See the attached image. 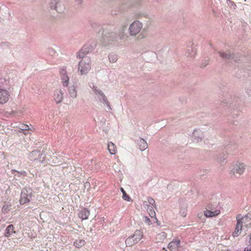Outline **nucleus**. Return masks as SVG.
Returning <instances> with one entry per match:
<instances>
[{"label":"nucleus","instance_id":"nucleus-4","mask_svg":"<svg viewBox=\"0 0 251 251\" xmlns=\"http://www.w3.org/2000/svg\"><path fill=\"white\" fill-rule=\"evenodd\" d=\"M32 196V192L27 189H23L21 192L20 203L22 205L27 203L30 202Z\"/></svg>","mask_w":251,"mask_h":251},{"label":"nucleus","instance_id":"nucleus-25","mask_svg":"<svg viewBox=\"0 0 251 251\" xmlns=\"http://www.w3.org/2000/svg\"><path fill=\"white\" fill-rule=\"evenodd\" d=\"M121 191H122V192L123 194V199L126 201H130L131 200L130 198L129 197V196L128 195H127L126 194L125 191L124 190V189L123 188H121Z\"/></svg>","mask_w":251,"mask_h":251},{"label":"nucleus","instance_id":"nucleus-22","mask_svg":"<svg viewBox=\"0 0 251 251\" xmlns=\"http://www.w3.org/2000/svg\"><path fill=\"white\" fill-rule=\"evenodd\" d=\"M69 93L71 97L75 98L77 96L76 87L74 86H72L69 88Z\"/></svg>","mask_w":251,"mask_h":251},{"label":"nucleus","instance_id":"nucleus-27","mask_svg":"<svg viewBox=\"0 0 251 251\" xmlns=\"http://www.w3.org/2000/svg\"><path fill=\"white\" fill-rule=\"evenodd\" d=\"M143 221L148 225H151L152 224L151 220L147 216L143 217Z\"/></svg>","mask_w":251,"mask_h":251},{"label":"nucleus","instance_id":"nucleus-34","mask_svg":"<svg viewBox=\"0 0 251 251\" xmlns=\"http://www.w3.org/2000/svg\"><path fill=\"white\" fill-rule=\"evenodd\" d=\"M51 1L52 3H55V4H57L55 0H51Z\"/></svg>","mask_w":251,"mask_h":251},{"label":"nucleus","instance_id":"nucleus-1","mask_svg":"<svg viewBox=\"0 0 251 251\" xmlns=\"http://www.w3.org/2000/svg\"><path fill=\"white\" fill-rule=\"evenodd\" d=\"M143 232L141 230H136L134 233L129 236L125 241L126 246L131 247L138 243L143 237Z\"/></svg>","mask_w":251,"mask_h":251},{"label":"nucleus","instance_id":"nucleus-28","mask_svg":"<svg viewBox=\"0 0 251 251\" xmlns=\"http://www.w3.org/2000/svg\"><path fill=\"white\" fill-rule=\"evenodd\" d=\"M109 59L110 62H115L117 60V56L114 55H110Z\"/></svg>","mask_w":251,"mask_h":251},{"label":"nucleus","instance_id":"nucleus-16","mask_svg":"<svg viewBox=\"0 0 251 251\" xmlns=\"http://www.w3.org/2000/svg\"><path fill=\"white\" fill-rule=\"evenodd\" d=\"M180 244V241L178 239H175L171 242L168 245V248L172 251L176 250Z\"/></svg>","mask_w":251,"mask_h":251},{"label":"nucleus","instance_id":"nucleus-21","mask_svg":"<svg viewBox=\"0 0 251 251\" xmlns=\"http://www.w3.org/2000/svg\"><path fill=\"white\" fill-rule=\"evenodd\" d=\"M138 144L141 151H144L148 148V144L147 142L143 139H140L138 140Z\"/></svg>","mask_w":251,"mask_h":251},{"label":"nucleus","instance_id":"nucleus-12","mask_svg":"<svg viewBox=\"0 0 251 251\" xmlns=\"http://www.w3.org/2000/svg\"><path fill=\"white\" fill-rule=\"evenodd\" d=\"M167 237V234L164 231H160L155 236L156 243H162Z\"/></svg>","mask_w":251,"mask_h":251},{"label":"nucleus","instance_id":"nucleus-10","mask_svg":"<svg viewBox=\"0 0 251 251\" xmlns=\"http://www.w3.org/2000/svg\"><path fill=\"white\" fill-rule=\"evenodd\" d=\"M147 206V211L148 212V213L151 218L152 219L153 222L156 223L158 225H159V223H158V220L156 217V214L154 210V208H155V206H149L148 205Z\"/></svg>","mask_w":251,"mask_h":251},{"label":"nucleus","instance_id":"nucleus-23","mask_svg":"<svg viewBox=\"0 0 251 251\" xmlns=\"http://www.w3.org/2000/svg\"><path fill=\"white\" fill-rule=\"evenodd\" d=\"M11 207V204L5 202L1 208V212L2 213L6 214L10 211Z\"/></svg>","mask_w":251,"mask_h":251},{"label":"nucleus","instance_id":"nucleus-26","mask_svg":"<svg viewBox=\"0 0 251 251\" xmlns=\"http://www.w3.org/2000/svg\"><path fill=\"white\" fill-rule=\"evenodd\" d=\"M220 56L224 59H228L231 56V55L229 53H223L221 52H219Z\"/></svg>","mask_w":251,"mask_h":251},{"label":"nucleus","instance_id":"nucleus-35","mask_svg":"<svg viewBox=\"0 0 251 251\" xmlns=\"http://www.w3.org/2000/svg\"><path fill=\"white\" fill-rule=\"evenodd\" d=\"M28 132H27V133H26V132H24V133L25 135L27 134H28Z\"/></svg>","mask_w":251,"mask_h":251},{"label":"nucleus","instance_id":"nucleus-15","mask_svg":"<svg viewBox=\"0 0 251 251\" xmlns=\"http://www.w3.org/2000/svg\"><path fill=\"white\" fill-rule=\"evenodd\" d=\"M90 215V211L87 208L81 209L78 214V217L82 220L88 219Z\"/></svg>","mask_w":251,"mask_h":251},{"label":"nucleus","instance_id":"nucleus-33","mask_svg":"<svg viewBox=\"0 0 251 251\" xmlns=\"http://www.w3.org/2000/svg\"><path fill=\"white\" fill-rule=\"evenodd\" d=\"M250 245L246 247L244 249V251H251V233L250 238Z\"/></svg>","mask_w":251,"mask_h":251},{"label":"nucleus","instance_id":"nucleus-13","mask_svg":"<svg viewBox=\"0 0 251 251\" xmlns=\"http://www.w3.org/2000/svg\"><path fill=\"white\" fill-rule=\"evenodd\" d=\"M103 44L104 45H106V43L108 41H110L111 40V38H113L114 36V33L111 32H108L107 31H103Z\"/></svg>","mask_w":251,"mask_h":251},{"label":"nucleus","instance_id":"nucleus-2","mask_svg":"<svg viewBox=\"0 0 251 251\" xmlns=\"http://www.w3.org/2000/svg\"><path fill=\"white\" fill-rule=\"evenodd\" d=\"M246 169V165L242 162H237L233 165L230 170L229 175L231 178H235L237 176H241Z\"/></svg>","mask_w":251,"mask_h":251},{"label":"nucleus","instance_id":"nucleus-8","mask_svg":"<svg viewBox=\"0 0 251 251\" xmlns=\"http://www.w3.org/2000/svg\"><path fill=\"white\" fill-rule=\"evenodd\" d=\"M208 207L209 209H206L204 211V215L208 218L216 217L221 213L220 209H215L212 207L211 205H209Z\"/></svg>","mask_w":251,"mask_h":251},{"label":"nucleus","instance_id":"nucleus-6","mask_svg":"<svg viewBox=\"0 0 251 251\" xmlns=\"http://www.w3.org/2000/svg\"><path fill=\"white\" fill-rule=\"evenodd\" d=\"M237 221L242 225L244 227H251V213H248L244 216H242L241 214H238L236 216Z\"/></svg>","mask_w":251,"mask_h":251},{"label":"nucleus","instance_id":"nucleus-20","mask_svg":"<svg viewBox=\"0 0 251 251\" xmlns=\"http://www.w3.org/2000/svg\"><path fill=\"white\" fill-rule=\"evenodd\" d=\"M107 148L111 154H115L117 152V147L113 143L111 142H109L108 143Z\"/></svg>","mask_w":251,"mask_h":251},{"label":"nucleus","instance_id":"nucleus-3","mask_svg":"<svg viewBox=\"0 0 251 251\" xmlns=\"http://www.w3.org/2000/svg\"><path fill=\"white\" fill-rule=\"evenodd\" d=\"M91 59L86 56L82 58L78 65V71L81 75L87 74L91 69Z\"/></svg>","mask_w":251,"mask_h":251},{"label":"nucleus","instance_id":"nucleus-18","mask_svg":"<svg viewBox=\"0 0 251 251\" xmlns=\"http://www.w3.org/2000/svg\"><path fill=\"white\" fill-rule=\"evenodd\" d=\"M85 244L86 242L84 240L79 238L74 241L73 245L76 248L79 249L83 247Z\"/></svg>","mask_w":251,"mask_h":251},{"label":"nucleus","instance_id":"nucleus-14","mask_svg":"<svg viewBox=\"0 0 251 251\" xmlns=\"http://www.w3.org/2000/svg\"><path fill=\"white\" fill-rule=\"evenodd\" d=\"M244 227L239 221H237V224L234 231L232 233L233 237H237L239 236L242 232L243 227Z\"/></svg>","mask_w":251,"mask_h":251},{"label":"nucleus","instance_id":"nucleus-31","mask_svg":"<svg viewBox=\"0 0 251 251\" xmlns=\"http://www.w3.org/2000/svg\"><path fill=\"white\" fill-rule=\"evenodd\" d=\"M90 49L87 50V47L86 46H83L81 50L80 51L79 53V56L80 57V53L81 51H83L84 53H87L89 51Z\"/></svg>","mask_w":251,"mask_h":251},{"label":"nucleus","instance_id":"nucleus-11","mask_svg":"<svg viewBox=\"0 0 251 251\" xmlns=\"http://www.w3.org/2000/svg\"><path fill=\"white\" fill-rule=\"evenodd\" d=\"M60 74L63 85L67 86L69 84V78L67 75L66 71L63 69H61Z\"/></svg>","mask_w":251,"mask_h":251},{"label":"nucleus","instance_id":"nucleus-5","mask_svg":"<svg viewBox=\"0 0 251 251\" xmlns=\"http://www.w3.org/2000/svg\"><path fill=\"white\" fill-rule=\"evenodd\" d=\"M28 158L31 161H37L39 163H43L45 160V157L41 153V152L38 150H34L32 151L28 154Z\"/></svg>","mask_w":251,"mask_h":251},{"label":"nucleus","instance_id":"nucleus-32","mask_svg":"<svg viewBox=\"0 0 251 251\" xmlns=\"http://www.w3.org/2000/svg\"><path fill=\"white\" fill-rule=\"evenodd\" d=\"M20 129L22 130H28L29 129V127L28 125H22L21 127H20Z\"/></svg>","mask_w":251,"mask_h":251},{"label":"nucleus","instance_id":"nucleus-9","mask_svg":"<svg viewBox=\"0 0 251 251\" xmlns=\"http://www.w3.org/2000/svg\"><path fill=\"white\" fill-rule=\"evenodd\" d=\"M64 93L60 89H56L53 94V98L57 104L60 103L63 101Z\"/></svg>","mask_w":251,"mask_h":251},{"label":"nucleus","instance_id":"nucleus-30","mask_svg":"<svg viewBox=\"0 0 251 251\" xmlns=\"http://www.w3.org/2000/svg\"><path fill=\"white\" fill-rule=\"evenodd\" d=\"M186 211L187 210L186 208H181L179 211V213L182 216L184 217L186 216L187 214Z\"/></svg>","mask_w":251,"mask_h":251},{"label":"nucleus","instance_id":"nucleus-7","mask_svg":"<svg viewBox=\"0 0 251 251\" xmlns=\"http://www.w3.org/2000/svg\"><path fill=\"white\" fill-rule=\"evenodd\" d=\"M142 27V24L139 21L134 22L129 27V31L130 34L132 35H136L138 34Z\"/></svg>","mask_w":251,"mask_h":251},{"label":"nucleus","instance_id":"nucleus-29","mask_svg":"<svg viewBox=\"0 0 251 251\" xmlns=\"http://www.w3.org/2000/svg\"><path fill=\"white\" fill-rule=\"evenodd\" d=\"M13 172H15L16 173L15 174V175H17L18 176H20L22 175L25 176V175L26 174L25 172V171L20 172L16 171V170H13Z\"/></svg>","mask_w":251,"mask_h":251},{"label":"nucleus","instance_id":"nucleus-24","mask_svg":"<svg viewBox=\"0 0 251 251\" xmlns=\"http://www.w3.org/2000/svg\"><path fill=\"white\" fill-rule=\"evenodd\" d=\"M144 204L146 206H155V203L154 200L152 198H148V201L144 202Z\"/></svg>","mask_w":251,"mask_h":251},{"label":"nucleus","instance_id":"nucleus-19","mask_svg":"<svg viewBox=\"0 0 251 251\" xmlns=\"http://www.w3.org/2000/svg\"><path fill=\"white\" fill-rule=\"evenodd\" d=\"M14 227L13 225H9L5 229L4 236L9 237L13 233H15Z\"/></svg>","mask_w":251,"mask_h":251},{"label":"nucleus","instance_id":"nucleus-17","mask_svg":"<svg viewBox=\"0 0 251 251\" xmlns=\"http://www.w3.org/2000/svg\"><path fill=\"white\" fill-rule=\"evenodd\" d=\"M93 90L94 91L96 94H98L101 97V98L102 100V101L104 103H105L108 105H109V104H108L109 102L107 100V98H106V96L104 95V94L102 93V91H99V90H98L97 89V87H94V88H93Z\"/></svg>","mask_w":251,"mask_h":251}]
</instances>
